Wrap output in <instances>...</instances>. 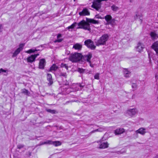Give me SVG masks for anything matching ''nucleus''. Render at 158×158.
<instances>
[{
	"instance_id": "obj_1",
	"label": "nucleus",
	"mask_w": 158,
	"mask_h": 158,
	"mask_svg": "<svg viewBox=\"0 0 158 158\" xmlns=\"http://www.w3.org/2000/svg\"><path fill=\"white\" fill-rule=\"evenodd\" d=\"M86 21L87 22L84 20H82L79 23L77 24L79 27L77 28L83 29L84 30H88L89 31H90L91 28L89 23L94 24L99 23L98 21L96 20L93 19L86 18Z\"/></svg>"
},
{
	"instance_id": "obj_2",
	"label": "nucleus",
	"mask_w": 158,
	"mask_h": 158,
	"mask_svg": "<svg viewBox=\"0 0 158 158\" xmlns=\"http://www.w3.org/2000/svg\"><path fill=\"white\" fill-rule=\"evenodd\" d=\"M109 37V36L108 34H104L99 38V39L95 41L96 45L97 46H99L105 45Z\"/></svg>"
},
{
	"instance_id": "obj_3",
	"label": "nucleus",
	"mask_w": 158,
	"mask_h": 158,
	"mask_svg": "<svg viewBox=\"0 0 158 158\" xmlns=\"http://www.w3.org/2000/svg\"><path fill=\"white\" fill-rule=\"evenodd\" d=\"M82 58L81 54L75 52L71 54L69 56V59L73 62H76L79 61Z\"/></svg>"
},
{
	"instance_id": "obj_4",
	"label": "nucleus",
	"mask_w": 158,
	"mask_h": 158,
	"mask_svg": "<svg viewBox=\"0 0 158 158\" xmlns=\"http://www.w3.org/2000/svg\"><path fill=\"white\" fill-rule=\"evenodd\" d=\"M108 0H94L91 7L97 11H99L101 7V2L102 1H106Z\"/></svg>"
},
{
	"instance_id": "obj_5",
	"label": "nucleus",
	"mask_w": 158,
	"mask_h": 158,
	"mask_svg": "<svg viewBox=\"0 0 158 158\" xmlns=\"http://www.w3.org/2000/svg\"><path fill=\"white\" fill-rule=\"evenodd\" d=\"M84 44L88 48L92 50H94L96 48L94 42L90 39H88L85 41Z\"/></svg>"
},
{
	"instance_id": "obj_6",
	"label": "nucleus",
	"mask_w": 158,
	"mask_h": 158,
	"mask_svg": "<svg viewBox=\"0 0 158 158\" xmlns=\"http://www.w3.org/2000/svg\"><path fill=\"white\" fill-rule=\"evenodd\" d=\"M92 57V54L89 53L87 55H84V56L82 55V58L81 59V60L83 62L87 61L90 62Z\"/></svg>"
},
{
	"instance_id": "obj_7",
	"label": "nucleus",
	"mask_w": 158,
	"mask_h": 158,
	"mask_svg": "<svg viewBox=\"0 0 158 158\" xmlns=\"http://www.w3.org/2000/svg\"><path fill=\"white\" fill-rule=\"evenodd\" d=\"M137 112V110L136 108L129 109L127 110L126 113V115L132 116L135 114Z\"/></svg>"
},
{
	"instance_id": "obj_8",
	"label": "nucleus",
	"mask_w": 158,
	"mask_h": 158,
	"mask_svg": "<svg viewBox=\"0 0 158 158\" xmlns=\"http://www.w3.org/2000/svg\"><path fill=\"white\" fill-rule=\"evenodd\" d=\"M39 54L37 53L34 55H32L28 57L27 59V62L32 63L33 62L35 61V58L37 56H39Z\"/></svg>"
},
{
	"instance_id": "obj_9",
	"label": "nucleus",
	"mask_w": 158,
	"mask_h": 158,
	"mask_svg": "<svg viewBox=\"0 0 158 158\" xmlns=\"http://www.w3.org/2000/svg\"><path fill=\"white\" fill-rule=\"evenodd\" d=\"M24 46V44H22L19 45V48L17 49L13 53V57H15L17 56L19 53L23 49V47Z\"/></svg>"
},
{
	"instance_id": "obj_10",
	"label": "nucleus",
	"mask_w": 158,
	"mask_h": 158,
	"mask_svg": "<svg viewBox=\"0 0 158 158\" xmlns=\"http://www.w3.org/2000/svg\"><path fill=\"white\" fill-rule=\"evenodd\" d=\"M79 14L81 16H84L89 15L90 13L88 9L85 8L81 11L79 12Z\"/></svg>"
},
{
	"instance_id": "obj_11",
	"label": "nucleus",
	"mask_w": 158,
	"mask_h": 158,
	"mask_svg": "<svg viewBox=\"0 0 158 158\" xmlns=\"http://www.w3.org/2000/svg\"><path fill=\"white\" fill-rule=\"evenodd\" d=\"M105 19L108 24L114 22L115 20L114 19H112L111 16L110 15H106L105 16Z\"/></svg>"
},
{
	"instance_id": "obj_12",
	"label": "nucleus",
	"mask_w": 158,
	"mask_h": 158,
	"mask_svg": "<svg viewBox=\"0 0 158 158\" xmlns=\"http://www.w3.org/2000/svg\"><path fill=\"white\" fill-rule=\"evenodd\" d=\"M144 48V45L141 43L139 42L135 48L137 51L140 52Z\"/></svg>"
},
{
	"instance_id": "obj_13",
	"label": "nucleus",
	"mask_w": 158,
	"mask_h": 158,
	"mask_svg": "<svg viewBox=\"0 0 158 158\" xmlns=\"http://www.w3.org/2000/svg\"><path fill=\"white\" fill-rule=\"evenodd\" d=\"M46 64V61L44 59L40 60L39 63V68L40 69H43Z\"/></svg>"
},
{
	"instance_id": "obj_14",
	"label": "nucleus",
	"mask_w": 158,
	"mask_h": 158,
	"mask_svg": "<svg viewBox=\"0 0 158 158\" xmlns=\"http://www.w3.org/2000/svg\"><path fill=\"white\" fill-rule=\"evenodd\" d=\"M145 130L146 129L144 128H140L135 131V133L137 134L138 133H139L142 135H144L146 133L145 131Z\"/></svg>"
},
{
	"instance_id": "obj_15",
	"label": "nucleus",
	"mask_w": 158,
	"mask_h": 158,
	"mask_svg": "<svg viewBox=\"0 0 158 158\" xmlns=\"http://www.w3.org/2000/svg\"><path fill=\"white\" fill-rule=\"evenodd\" d=\"M47 77L48 81H49L48 83V85L50 86L52 85L53 83V81L51 75L50 74L48 73Z\"/></svg>"
},
{
	"instance_id": "obj_16",
	"label": "nucleus",
	"mask_w": 158,
	"mask_h": 158,
	"mask_svg": "<svg viewBox=\"0 0 158 158\" xmlns=\"http://www.w3.org/2000/svg\"><path fill=\"white\" fill-rule=\"evenodd\" d=\"M152 48L158 54V42H155L152 46Z\"/></svg>"
},
{
	"instance_id": "obj_17",
	"label": "nucleus",
	"mask_w": 158,
	"mask_h": 158,
	"mask_svg": "<svg viewBox=\"0 0 158 158\" xmlns=\"http://www.w3.org/2000/svg\"><path fill=\"white\" fill-rule=\"evenodd\" d=\"M82 48V45L79 43H76L74 44L73 47V48L76 50H80Z\"/></svg>"
},
{
	"instance_id": "obj_18",
	"label": "nucleus",
	"mask_w": 158,
	"mask_h": 158,
	"mask_svg": "<svg viewBox=\"0 0 158 158\" xmlns=\"http://www.w3.org/2000/svg\"><path fill=\"white\" fill-rule=\"evenodd\" d=\"M142 17V15L141 14H139L138 12H135V15L134 16V19L136 20L137 19L139 18L141 22H142V19L141 18Z\"/></svg>"
},
{
	"instance_id": "obj_19",
	"label": "nucleus",
	"mask_w": 158,
	"mask_h": 158,
	"mask_svg": "<svg viewBox=\"0 0 158 158\" xmlns=\"http://www.w3.org/2000/svg\"><path fill=\"white\" fill-rule=\"evenodd\" d=\"M123 72L124 77H129L131 76V72L127 69H124Z\"/></svg>"
},
{
	"instance_id": "obj_20",
	"label": "nucleus",
	"mask_w": 158,
	"mask_h": 158,
	"mask_svg": "<svg viewBox=\"0 0 158 158\" xmlns=\"http://www.w3.org/2000/svg\"><path fill=\"white\" fill-rule=\"evenodd\" d=\"M124 132V129L123 128H119L116 129L114 132L115 135L121 134Z\"/></svg>"
},
{
	"instance_id": "obj_21",
	"label": "nucleus",
	"mask_w": 158,
	"mask_h": 158,
	"mask_svg": "<svg viewBox=\"0 0 158 158\" xmlns=\"http://www.w3.org/2000/svg\"><path fill=\"white\" fill-rule=\"evenodd\" d=\"M109 144L107 142H103L101 143L100 145L99 148L101 149H104L107 148L108 147Z\"/></svg>"
},
{
	"instance_id": "obj_22",
	"label": "nucleus",
	"mask_w": 158,
	"mask_h": 158,
	"mask_svg": "<svg viewBox=\"0 0 158 158\" xmlns=\"http://www.w3.org/2000/svg\"><path fill=\"white\" fill-rule=\"evenodd\" d=\"M58 68V67L55 64H53L51 67H50L49 71H55Z\"/></svg>"
},
{
	"instance_id": "obj_23",
	"label": "nucleus",
	"mask_w": 158,
	"mask_h": 158,
	"mask_svg": "<svg viewBox=\"0 0 158 158\" xmlns=\"http://www.w3.org/2000/svg\"><path fill=\"white\" fill-rule=\"evenodd\" d=\"M46 110L48 112L51 113L52 114H55L58 113V112L56 110H51L50 109H46Z\"/></svg>"
},
{
	"instance_id": "obj_24",
	"label": "nucleus",
	"mask_w": 158,
	"mask_h": 158,
	"mask_svg": "<svg viewBox=\"0 0 158 158\" xmlns=\"http://www.w3.org/2000/svg\"><path fill=\"white\" fill-rule=\"evenodd\" d=\"M22 93L27 95H29L30 92L27 89H23L22 90Z\"/></svg>"
},
{
	"instance_id": "obj_25",
	"label": "nucleus",
	"mask_w": 158,
	"mask_h": 158,
	"mask_svg": "<svg viewBox=\"0 0 158 158\" xmlns=\"http://www.w3.org/2000/svg\"><path fill=\"white\" fill-rule=\"evenodd\" d=\"M77 24V23L75 22L72 24L71 26H69L67 27L66 28L68 29H73L76 26V25Z\"/></svg>"
},
{
	"instance_id": "obj_26",
	"label": "nucleus",
	"mask_w": 158,
	"mask_h": 158,
	"mask_svg": "<svg viewBox=\"0 0 158 158\" xmlns=\"http://www.w3.org/2000/svg\"><path fill=\"white\" fill-rule=\"evenodd\" d=\"M37 51V50L36 49H29L28 50L25 51V52L26 53H29V54H30L32 53H34L35 52V51Z\"/></svg>"
},
{
	"instance_id": "obj_27",
	"label": "nucleus",
	"mask_w": 158,
	"mask_h": 158,
	"mask_svg": "<svg viewBox=\"0 0 158 158\" xmlns=\"http://www.w3.org/2000/svg\"><path fill=\"white\" fill-rule=\"evenodd\" d=\"M61 142L59 141H53V145L56 146H57L61 145Z\"/></svg>"
},
{
	"instance_id": "obj_28",
	"label": "nucleus",
	"mask_w": 158,
	"mask_h": 158,
	"mask_svg": "<svg viewBox=\"0 0 158 158\" xmlns=\"http://www.w3.org/2000/svg\"><path fill=\"white\" fill-rule=\"evenodd\" d=\"M77 71L80 73H82L85 72V69L82 68H78L77 69Z\"/></svg>"
},
{
	"instance_id": "obj_29",
	"label": "nucleus",
	"mask_w": 158,
	"mask_h": 158,
	"mask_svg": "<svg viewBox=\"0 0 158 158\" xmlns=\"http://www.w3.org/2000/svg\"><path fill=\"white\" fill-rule=\"evenodd\" d=\"M126 152V150L124 149H122L120 151H118L117 152V153L118 154H123L125 153Z\"/></svg>"
},
{
	"instance_id": "obj_30",
	"label": "nucleus",
	"mask_w": 158,
	"mask_h": 158,
	"mask_svg": "<svg viewBox=\"0 0 158 158\" xmlns=\"http://www.w3.org/2000/svg\"><path fill=\"white\" fill-rule=\"evenodd\" d=\"M150 35L152 37L153 39H155L157 36V35L154 32H151L150 33Z\"/></svg>"
},
{
	"instance_id": "obj_31",
	"label": "nucleus",
	"mask_w": 158,
	"mask_h": 158,
	"mask_svg": "<svg viewBox=\"0 0 158 158\" xmlns=\"http://www.w3.org/2000/svg\"><path fill=\"white\" fill-rule=\"evenodd\" d=\"M111 8L114 11H116L118 10V7L114 5H112L111 7Z\"/></svg>"
},
{
	"instance_id": "obj_32",
	"label": "nucleus",
	"mask_w": 158,
	"mask_h": 158,
	"mask_svg": "<svg viewBox=\"0 0 158 158\" xmlns=\"http://www.w3.org/2000/svg\"><path fill=\"white\" fill-rule=\"evenodd\" d=\"M53 141L51 140H48L46 142H44L42 144H53Z\"/></svg>"
},
{
	"instance_id": "obj_33",
	"label": "nucleus",
	"mask_w": 158,
	"mask_h": 158,
	"mask_svg": "<svg viewBox=\"0 0 158 158\" xmlns=\"http://www.w3.org/2000/svg\"><path fill=\"white\" fill-rule=\"evenodd\" d=\"M132 88H133V91L135 90L137 86L136 83H132L131 85Z\"/></svg>"
},
{
	"instance_id": "obj_34",
	"label": "nucleus",
	"mask_w": 158,
	"mask_h": 158,
	"mask_svg": "<svg viewBox=\"0 0 158 158\" xmlns=\"http://www.w3.org/2000/svg\"><path fill=\"white\" fill-rule=\"evenodd\" d=\"M60 66H61V67H62V68H66L67 69V70L68 69V66L67 65V64H64V63H62L61 64Z\"/></svg>"
},
{
	"instance_id": "obj_35",
	"label": "nucleus",
	"mask_w": 158,
	"mask_h": 158,
	"mask_svg": "<svg viewBox=\"0 0 158 158\" xmlns=\"http://www.w3.org/2000/svg\"><path fill=\"white\" fill-rule=\"evenodd\" d=\"M94 78L95 79L99 80V73H97L94 76Z\"/></svg>"
},
{
	"instance_id": "obj_36",
	"label": "nucleus",
	"mask_w": 158,
	"mask_h": 158,
	"mask_svg": "<svg viewBox=\"0 0 158 158\" xmlns=\"http://www.w3.org/2000/svg\"><path fill=\"white\" fill-rule=\"evenodd\" d=\"M97 132H99V129H96L95 130H94L93 131H91L89 134V135H91L92 133H94Z\"/></svg>"
},
{
	"instance_id": "obj_37",
	"label": "nucleus",
	"mask_w": 158,
	"mask_h": 158,
	"mask_svg": "<svg viewBox=\"0 0 158 158\" xmlns=\"http://www.w3.org/2000/svg\"><path fill=\"white\" fill-rule=\"evenodd\" d=\"M60 76H63L65 78H66L67 75L65 73H60Z\"/></svg>"
},
{
	"instance_id": "obj_38",
	"label": "nucleus",
	"mask_w": 158,
	"mask_h": 158,
	"mask_svg": "<svg viewBox=\"0 0 158 158\" xmlns=\"http://www.w3.org/2000/svg\"><path fill=\"white\" fill-rule=\"evenodd\" d=\"M24 147V145L22 144H19L17 146V148L19 149L23 148Z\"/></svg>"
},
{
	"instance_id": "obj_39",
	"label": "nucleus",
	"mask_w": 158,
	"mask_h": 158,
	"mask_svg": "<svg viewBox=\"0 0 158 158\" xmlns=\"http://www.w3.org/2000/svg\"><path fill=\"white\" fill-rule=\"evenodd\" d=\"M62 40H63V39H58L57 40H56L55 41V42H60Z\"/></svg>"
},
{
	"instance_id": "obj_40",
	"label": "nucleus",
	"mask_w": 158,
	"mask_h": 158,
	"mask_svg": "<svg viewBox=\"0 0 158 158\" xmlns=\"http://www.w3.org/2000/svg\"><path fill=\"white\" fill-rule=\"evenodd\" d=\"M7 71V70H4L2 68L0 69V73H1V72H6Z\"/></svg>"
},
{
	"instance_id": "obj_41",
	"label": "nucleus",
	"mask_w": 158,
	"mask_h": 158,
	"mask_svg": "<svg viewBox=\"0 0 158 158\" xmlns=\"http://www.w3.org/2000/svg\"><path fill=\"white\" fill-rule=\"evenodd\" d=\"M99 132H102L104 130V129L102 128H98Z\"/></svg>"
},
{
	"instance_id": "obj_42",
	"label": "nucleus",
	"mask_w": 158,
	"mask_h": 158,
	"mask_svg": "<svg viewBox=\"0 0 158 158\" xmlns=\"http://www.w3.org/2000/svg\"><path fill=\"white\" fill-rule=\"evenodd\" d=\"M61 37V35L60 34H59L57 35V38H58Z\"/></svg>"
},
{
	"instance_id": "obj_43",
	"label": "nucleus",
	"mask_w": 158,
	"mask_h": 158,
	"mask_svg": "<svg viewBox=\"0 0 158 158\" xmlns=\"http://www.w3.org/2000/svg\"><path fill=\"white\" fill-rule=\"evenodd\" d=\"M84 86V85H82L81 84H80L79 85V86L80 88H81V89L82 88H83Z\"/></svg>"
},
{
	"instance_id": "obj_44",
	"label": "nucleus",
	"mask_w": 158,
	"mask_h": 158,
	"mask_svg": "<svg viewBox=\"0 0 158 158\" xmlns=\"http://www.w3.org/2000/svg\"><path fill=\"white\" fill-rule=\"evenodd\" d=\"M89 65L91 67H94V65L93 64H92L91 63V61H90V62H89Z\"/></svg>"
},
{
	"instance_id": "obj_45",
	"label": "nucleus",
	"mask_w": 158,
	"mask_h": 158,
	"mask_svg": "<svg viewBox=\"0 0 158 158\" xmlns=\"http://www.w3.org/2000/svg\"><path fill=\"white\" fill-rule=\"evenodd\" d=\"M135 94H134L132 96V99H134L135 98Z\"/></svg>"
},
{
	"instance_id": "obj_46",
	"label": "nucleus",
	"mask_w": 158,
	"mask_h": 158,
	"mask_svg": "<svg viewBox=\"0 0 158 158\" xmlns=\"http://www.w3.org/2000/svg\"><path fill=\"white\" fill-rule=\"evenodd\" d=\"M3 28V27L2 24L0 25V29H2Z\"/></svg>"
},
{
	"instance_id": "obj_47",
	"label": "nucleus",
	"mask_w": 158,
	"mask_h": 158,
	"mask_svg": "<svg viewBox=\"0 0 158 158\" xmlns=\"http://www.w3.org/2000/svg\"><path fill=\"white\" fill-rule=\"evenodd\" d=\"M155 158H158V155H157L155 157Z\"/></svg>"
},
{
	"instance_id": "obj_48",
	"label": "nucleus",
	"mask_w": 158,
	"mask_h": 158,
	"mask_svg": "<svg viewBox=\"0 0 158 158\" xmlns=\"http://www.w3.org/2000/svg\"><path fill=\"white\" fill-rule=\"evenodd\" d=\"M133 0H130V2H132V1H133Z\"/></svg>"
},
{
	"instance_id": "obj_49",
	"label": "nucleus",
	"mask_w": 158,
	"mask_h": 158,
	"mask_svg": "<svg viewBox=\"0 0 158 158\" xmlns=\"http://www.w3.org/2000/svg\"><path fill=\"white\" fill-rule=\"evenodd\" d=\"M29 155H30V156H31V152H29Z\"/></svg>"
},
{
	"instance_id": "obj_50",
	"label": "nucleus",
	"mask_w": 158,
	"mask_h": 158,
	"mask_svg": "<svg viewBox=\"0 0 158 158\" xmlns=\"http://www.w3.org/2000/svg\"><path fill=\"white\" fill-rule=\"evenodd\" d=\"M74 1H75L76 0H73Z\"/></svg>"
},
{
	"instance_id": "obj_51",
	"label": "nucleus",
	"mask_w": 158,
	"mask_h": 158,
	"mask_svg": "<svg viewBox=\"0 0 158 158\" xmlns=\"http://www.w3.org/2000/svg\"><path fill=\"white\" fill-rule=\"evenodd\" d=\"M157 16L158 17V14H157Z\"/></svg>"
},
{
	"instance_id": "obj_52",
	"label": "nucleus",
	"mask_w": 158,
	"mask_h": 158,
	"mask_svg": "<svg viewBox=\"0 0 158 158\" xmlns=\"http://www.w3.org/2000/svg\"><path fill=\"white\" fill-rule=\"evenodd\" d=\"M157 37H158V36H157Z\"/></svg>"
}]
</instances>
